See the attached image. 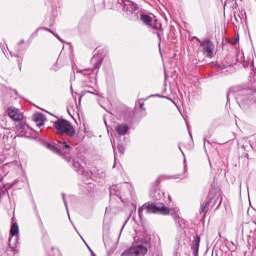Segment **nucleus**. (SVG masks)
<instances>
[{
	"label": "nucleus",
	"instance_id": "f257e3e1",
	"mask_svg": "<svg viewBox=\"0 0 256 256\" xmlns=\"http://www.w3.org/2000/svg\"><path fill=\"white\" fill-rule=\"evenodd\" d=\"M54 128L56 129L59 135L66 134L69 137L75 135V129L71 126V123L67 120H57L54 122Z\"/></svg>",
	"mask_w": 256,
	"mask_h": 256
},
{
	"label": "nucleus",
	"instance_id": "f03ea898",
	"mask_svg": "<svg viewBox=\"0 0 256 256\" xmlns=\"http://www.w3.org/2000/svg\"><path fill=\"white\" fill-rule=\"evenodd\" d=\"M144 209L146 213H158L159 215H169L171 213V208L163 204L146 203L144 204Z\"/></svg>",
	"mask_w": 256,
	"mask_h": 256
},
{
	"label": "nucleus",
	"instance_id": "7ed1b4c3",
	"mask_svg": "<svg viewBox=\"0 0 256 256\" xmlns=\"http://www.w3.org/2000/svg\"><path fill=\"white\" fill-rule=\"evenodd\" d=\"M200 46L202 47V53L206 55L209 59H213V53H215V44L209 39L200 41Z\"/></svg>",
	"mask_w": 256,
	"mask_h": 256
},
{
	"label": "nucleus",
	"instance_id": "20e7f679",
	"mask_svg": "<svg viewBox=\"0 0 256 256\" xmlns=\"http://www.w3.org/2000/svg\"><path fill=\"white\" fill-rule=\"evenodd\" d=\"M58 149L61 151V157H64L67 161H71V146L65 141L58 142Z\"/></svg>",
	"mask_w": 256,
	"mask_h": 256
},
{
	"label": "nucleus",
	"instance_id": "39448f33",
	"mask_svg": "<svg viewBox=\"0 0 256 256\" xmlns=\"http://www.w3.org/2000/svg\"><path fill=\"white\" fill-rule=\"evenodd\" d=\"M147 246L143 244H138L129 249L130 256H145L147 255Z\"/></svg>",
	"mask_w": 256,
	"mask_h": 256
},
{
	"label": "nucleus",
	"instance_id": "423d86ee",
	"mask_svg": "<svg viewBox=\"0 0 256 256\" xmlns=\"http://www.w3.org/2000/svg\"><path fill=\"white\" fill-rule=\"evenodd\" d=\"M140 19L143 23H145V25H148L149 27H152V29H156V30L161 29V23L157 22V20H155V24H152L153 23V18L149 15L142 14L140 16Z\"/></svg>",
	"mask_w": 256,
	"mask_h": 256
},
{
	"label": "nucleus",
	"instance_id": "0eeeda50",
	"mask_svg": "<svg viewBox=\"0 0 256 256\" xmlns=\"http://www.w3.org/2000/svg\"><path fill=\"white\" fill-rule=\"evenodd\" d=\"M7 114L14 121H23V114L21 113V111H19L18 108H15L13 106L9 107L7 109Z\"/></svg>",
	"mask_w": 256,
	"mask_h": 256
},
{
	"label": "nucleus",
	"instance_id": "6e6552de",
	"mask_svg": "<svg viewBox=\"0 0 256 256\" xmlns=\"http://www.w3.org/2000/svg\"><path fill=\"white\" fill-rule=\"evenodd\" d=\"M103 63V54L97 53L91 59V64L94 66V69H99Z\"/></svg>",
	"mask_w": 256,
	"mask_h": 256
},
{
	"label": "nucleus",
	"instance_id": "1a4fd4ad",
	"mask_svg": "<svg viewBox=\"0 0 256 256\" xmlns=\"http://www.w3.org/2000/svg\"><path fill=\"white\" fill-rule=\"evenodd\" d=\"M33 121L36 123L37 127H43V125H45V116L41 113H36L33 115Z\"/></svg>",
	"mask_w": 256,
	"mask_h": 256
},
{
	"label": "nucleus",
	"instance_id": "9d476101",
	"mask_svg": "<svg viewBox=\"0 0 256 256\" xmlns=\"http://www.w3.org/2000/svg\"><path fill=\"white\" fill-rule=\"evenodd\" d=\"M199 243H201V236H196V238L194 239V243L191 247L193 253H195V255H197V253H199Z\"/></svg>",
	"mask_w": 256,
	"mask_h": 256
},
{
	"label": "nucleus",
	"instance_id": "9b49d317",
	"mask_svg": "<svg viewBox=\"0 0 256 256\" xmlns=\"http://www.w3.org/2000/svg\"><path fill=\"white\" fill-rule=\"evenodd\" d=\"M24 131L25 137H37V132H35V130H32L29 126H25Z\"/></svg>",
	"mask_w": 256,
	"mask_h": 256
},
{
	"label": "nucleus",
	"instance_id": "f8f14e48",
	"mask_svg": "<svg viewBox=\"0 0 256 256\" xmlns=\"http://www.w3.org/2000/svg\"><path fill=\"white\" fill-rule=\"evenodd\" d=\"M118 3L121 5L123 13L129 12V0H118Z\"/></svg>",
	"mask_w": 256,
	"mask_h": 256
},
{
	"label": "nucleus",
	"instance_id": "ddd939ff",
	"mask_svg": "<svg viewBox=\"0 0 256 256\" xmlns=\"http://www.w3.org/2000/svg\"><path fill=\"white\" fill-rule=\"evenodd\" d=\"M115 129H116L118 135H126L127 131L129 130L127 125H119Z\"/></svg>",
	"mask_w": 256,
	"mask_h": 256
},
{
	"label": "nucleus",
	"instance_id": "4468645a",
	"mask_svg": "<svg viewBox=\"0 0 256 256\" xmlns=\"http://www.w3.org/2000/svg\"><path fill=\"white\" fill-rule=\"evenodd\" d=\"M10 233L12 237L15 235H19V225H17V222H12Z\"/></svg>",
	"mask_w": 256,
	"mask_h": 256
},
{
	"label": "nucleus",
	"instance_id": "2eb2a0df",
	"mask_svg": "<svg viewBox=\"0 0 256 256\" xmlns=\"http://www.w3.org/2000/svg\"><path fill=\"white\" fill-rule=\"evenodd\" d=\"M47 148L50 149V151H53L54 153H57V155H63V152H61V150L53 144H47Z\"/></svg>",
	"mask_w": 256,
	"mask_h": 256
},
{
	"label": "nucleus",
	"instance_id": "dca6fc26",
	"mask_svg": "<svg viewBox=\"0 0 256 256\" xmlns=\"http://www.w3.org/2000/svg\"><path fill=\"white\" fill-rule=\"evenodd\" d=\"M209 205H211V199L208 200L205 205L201 206V212L204 213V215H207V211H209Z\"/></svg>",
	"mask_w": 256,
	"mask_h": 256
},
{
	"label": "nucleus",
	"instance_id": "f3484780",
	"mask_svg": "<svg viewBox=\"0 0 256 256\" xmlns=\"http://www.w3.org/2000/svg\"><path fill=\"white\" fill-rule=\"evenodd\" d=\"M130 8L132 9V11H139V5L136 2L131 0H130Z\"/></svg>",
	"mask_w": 256,
	"mask_h": 256
},
{
	"label": "nucleus",
	"instance_id": "a211bd4d",
	"mask_svg": "<svg viewBox=\"0 0 256 256\" xmlns=\"http://www.w3.org/2000/svg\"><path fill=\"white\" fill-rule=\"evenodd\" d=\"M83 75H93V77H95V71H93L92 69H86L82 71Z\"/></svg>",
	"mask_w": 256,
	"mask_h": 256
},
{
	"label": "nucleus",
	"instance_id": "6ab92c4d",
	"mask_svg": "<svg viewBox=\"0 0 256 256\" xmlns=\"http://www.w3.org/2000/svg\"><path fill=\"white\" fill-rule=\"evenodd\" d=\"M138 107H139L140 109H145V103L143 102V100H139V101H138Z\"/></svg>",
	"mask_w": 256,
	"mask_h": 256
},
{
	"label": "nucleus",
	"instance_id": "aec40b11",
	"mask_svg": "<svg viewBox=\"0 0 256 256\" xmlns=\"http://www.w3.org/2000/svg\"><path fill=\"white\" fill-rule=\"evenodd\" d=\"M121 256H129V251H128V250H125V251L121 254Z\"/></svg>",
	"mask_w": 256,
	"mask_h": 256
},
{
	"label": "nucleus",
	"instance_id": "412c9836",
	"mask_svg": "<svg viewBox=\"0 0 256 256\" xmlns=\"http://www.w3.org/2000/svg\"><path fill=\"white\" fill-rule=\"evenodd\" d=\"M88 249H89L92 256H96L95 253L93 252V250H91V248L88 247Z\"/></svg>",
	"mask_w": 256,
	"mask_h": 256
},
{
	"label": "nucleus",
	"instance_id": "4be33fe9",
	"mask_svg": "<svg viewBox=\"0 0 256 256\" xmlns=\"http://www.w3.org/2000/svg\"><path fill=\"white\" fill-rule=\"evenodd\" d=\"M53 35H55V37H57L58 39H61V38L59 37V35H57V34H55V33H53Z\"/></svg>",
	"mask_w": 256,
	"mask_h": 256
},
{
	"label": "nucleus",
	"instance_id": "5701e85b",
	"mask_svg": "<svg viewBox=\"0 0 256 256\" xmlns=\"http://www.w3.org/2000/svg\"><path fill=\"white\" fill-rule=\"evenodd\" d=\"M64 204L67 205V201L64 200Z\"/></svg>",
	"mask_w": 256,
	"mask_h": 256
},
{
	"label": "nucleus",
	"instance_id": "b1692460",
	"mask_svg": "<svg viewBox=\"0 0 256 256\" xmlns=\"http://www.w3.org/2000/svg\"><path fill=\"white\" fill-rule=\"evenodd\" d=\"M47 31H50V33H52L51 30H49V29H47Z\"/></svg>",
	"mask_w": 256,
	"mask_h": 256
}]
</instances>
